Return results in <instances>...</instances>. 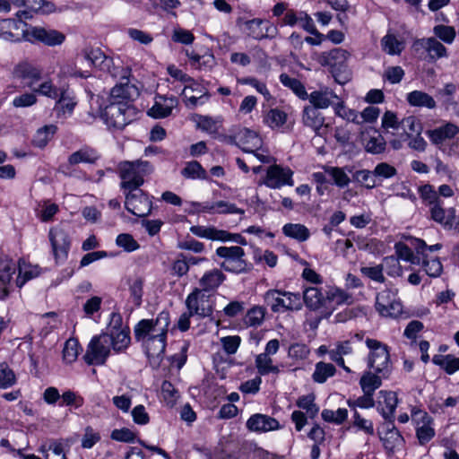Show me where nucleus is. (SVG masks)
I'll use <instances>...</instances> for the list:
<instances>
[{
  "label": "nucleus",
  "instance_id": "obj_1",
  "mask_svg": "<svg viewBox=\"0 0 459 459\" xmlns=\"http://www.w3.org/2000/svg\"><path fill=\"white\" fill-rule=\"evenodd\" d=\"M139 95V89L129 79L112 88L107 104L100 106V117L109 129L123 130L135 119L136 108L130 102Z\"/></svg>",
  "mask_w": 459,
  "mask_h": 459
},
{
  "label": "nucleus",
  "instance_id": "obj_2",
  "mask_svg": "<svg viewBox=\"0 0 459 459\" xmlns=\"http://www.w3.org/2000/svg\"><path fill=\"white\" fill-rule=\"evenodd\" d=\"M302 298L307 308L319 311L323 317H329L336 306L348 304L351 299V296L341 289L331 288L323 290L318 287H305Z\"/></svg>",
  "mask_w": 459,
  "mask_h": 459
},
{
  "label": "nucleus",
  "instance_id": "obj_3",
  "mask_svg": "<svg viewBox=\"0 0 459 459\" xmlns=\"http://www.w3.org/2000/svg\"><path fill=\"white\" fill-rule=\"evenodd\" d=\"M419 195L423 204L429 208V218L444 228L452 229L456 218L455 207L446 209L444 202L439 198L435 187L430 184H425L418 188Z\"/></svg>",
  "mask_w": 459,
  "mask_h": 459
},
{
  "label": "nucleus",
  "instance_id": "obj_4",
  "mask_svg": "<svg viewBox=\"0 0 459 459\" xmlns=\"http://www.w3.org/2000/svg\"><path fill=\"white\" fill-rule=\"evenodd\" d=\"M152 171L153 166L147 160L121 161L117 166L121 190L123 193L141 190L140 186L143 185L144 178Z\"/></svg>",
  "mask_w": 459,
  "mask_h": 459
},
{
  "label": "nucleus",
  "instance_id": "obj_5",
  "mask_svg": "<svg viewBox=\"0 0 459 459\" xmlns=\"http://www.w3.org/2000/svg\"><path fill=\"white\" fill-rule=\"evenodd\" d=\"M365 343L369 350L367 356V365L383 378H387L392 370L389 347L376 339L367 338Z\"/></svg>",
  "mask_w": 459,
  "mask_h": 459
},
{
  "label": "nucleus",
  "instance_id": "obj_6",
  "mask_svg": "<svg viewBox=\"0 0 459 459\" xmlns=\"http://www.w3.org/2000/svg\"><path fill=\"white\" fill-rule=\"evenodd\" d=\"M170 316L168 311H161L155 319H142L134 329L136 341L144 338L167 337Z\"/></svg>",
  "mask_w": 459,
  "mask_h": 459
},
{
  "label": "nucleus",
  "instance_id": "obj_7",
  "mask_svg": "<svg viewBox=\"0 0 459 459\" xmlns=\"http://www.w3.org/2000/svg\"><path fill=\"white\" fill-rule=\"evenodd\" d=\"M83 53L85 59L91 65L99 68L100 71L107 72L113 78H118L120 82L129 79L131 70L126 66H116L113 59L107 56L100 48H86Z\"/></svg>",
  "mask_w": 459,
  "mask_h": 459
},
{
  "label": "nucleus",
  "instance_id": "obj_8",
  "mask_svg": "<svg viewBox=\"0 0 459 459\" xmlns=\"http://www.w3.org/2000/svg\"><path fill=\"white\" fill-rule=\"evenodd\" d=\"M264 299L274 313L287 310L298 311L302 308L301 296L299 293L269 290L264 293Z\"/></svg>",
  "mask_w": 459,
  "mask_h": 459
},
{
  "label": "nucleus",
  "instance_id": "obj_9",
  "mask_svg": "<svg viewBox=\"0 0 459 459\" xmlns=\"http://www.w3.org/2000/svg\"><path fill=\"white\" fill-rule=\"evenodd\" d=\"M112 341L110 336L101 333L91 338L83 359L88 365H104L110 355Z\"/></svg>",
  "mask_w": 459,
  "mask_h": 459
},
{
  "label": "nucleus",
  "instance_id": "obj_10",
  "mask_svg": "<svg viewBox=\"0 0 459 459\" xmlns=\"http://www.w3.org/2000/svg\"><path fill=\"white\" fill-rule=\"evenodd\" d=\"M216 255L224 258L220 266L227 272L243 273L249 271L248 264L244 259L245 251L238 246L220 247L216 249Z\"/></svg>",
  "mask_w": 459,
  "mask_h": 459
},
{
  "label": "nucleus",
  "instance_id": "obj_11",
  "mask_svg": "<svg viewBox=\"0 0 459 459\" xmlns=\"http://www.w3.org/2000/svg\"><path fill=\"white\" fill-rule=\"evenodd\" d=\"M211 297L212 296L204 291V290L195 288L186 299L187 310H189L191 314L202 318L211 316L213 312V305Z\"/></svg>",
  "mask_w": 459,
  "mask_h": 459
},
{
  "label": "nucleus",
  "instance_id": "obj_12",
  "mask_svg": "<svg viewBox=\"0 0 459 459\" xmlns=\"http://www.w3.org/2000/svg\"><path fill=\"white\" fill-rule=\"evenodd\" d=\"M397 290L385 289L377 294L376 309L383 316L396 317L403 311V305L397 299Z\"/></svg>",
  "mask_w": 459,
  "mask_h": 459
},
{
  "label": "nucleus",
  "instance_id": "obj_13",
  "mask_svg": "<svg viewBox=\"0 0 459 459\" xmlns=\"http://www.w3.org/2000/svg\"><path fill=\"white\" fill-rule=\"evenodd\" d=\"M125 207L132 214L145 217L152 212V202L143 190L124 193Z\"/></svg>",
  "mask_w": 459,
  "mask_h": 459
},
{
  "label": "nucleus",
  "instance_id": "obj_14",
  "mask_svg": "<svg viewBox=\"0 0 459 459\" xmlns=\"http://www.w3.org/2000/svg\"><path fill=\"white\" fill-rule=\"evenodd\" d=\"M48 238L56 261H65L71 247V239L67 230L63 226H56L49 230Z\"/></svg>",
  "mask_w": 459,
  "mask_h": 459
},
{
  "label": "nucleus",
  "instance_id": "obj_15",
  "mask_svg": "<svg viewBox=\"0 0 459 459\" xmlns=\"http://www.w3.org/2000/svg\"><path fill=\"white\" fill-rule=\"evenodd\" d=\"M294 172L289 167L273 164L266 169L264 184L272 189H279L284 186H292Z\"/></svg>",
  "mask_w": 459,
  "mask_h": 459
},
{
  "label": "nucleus",
  "instance_id": "obj_16",
  "mask_svg": "<svg viewBox=\"0 0 459 459\" xmlns=\"http://www.w3.org/2000/svg\"><path fill=\"white\" fill-rule=\"evenodd\" d=\"M412 420L416 423V436L420 445L429 442L435 436L432 427L433 419L428 412L421 410H412Z\"/></svg>",
  "mask_w": 459,
  "mask_h": 459
},
{
  "label": "nucleus",
  "instance_id": "obj_17",
  "mask_svg": "<svg viewBox=\"0 0 459 459\" xmlns=\"http://www.w3.org/2000/svg\"><path fill=\"white\" fill-rule=\"evenodd\" d=\"M153 368L160 367L165 354L167 337L144 338L140 341Z\"/></svg>",
  "mask_w": 459,
  "mask_h": 459
},
{
  "label": "nucleus",
  "instance_id": "obj_18",
  "mask_svg": "<svg viewBox=\"0 0 459 459\" xmlns=\"http://www.w3.org/2000/svg\"><path fill=\"white\" fill-rule=\"evenodd\" d=\"M230 143H236L245 152H255L262 145V140L259 135L248 128L239 129L230 137Z\"/></svg>",
  "mask_w": 459,
  "mask_h": 459
},
{
  "label": "nucleus",
  "instance_id": "obj_19",
  "mask_svg": "<svg viewBox=\"0 0 459 459\" xmlns=\"http://www.w3.org/2000/svg\"><path fill=\"white\" fill-rule=\"evenodd\" d=\"M246 427L249 431L256 433H265L281 429V425L275 418L262 413L251 415L246 422Z\"/></svg>",
  "mask_w": 459,
  "mask_h": 459
},
{
  "label": "nucleus",
  "instance_id": "obj_20",
  "mask_svg": "<svg viewBox=\"0 0 459 459\" xmlns=\"http://www.w3.org/2000/svg\"><path fill=\"white\" fill-rule=\"evenodd\" d=\"M457 134H459V126L451 122H446L426 132L430 142L438 147H441L446 141L455 138Z\"/></svg>",
  "mask_w": 459,
  "mask_h": 459
},
{
  "label": "nucleus",
  "instance_id": "obj_21",
  "mask_svg": "<svg viewBox=\"0 0 459 459\" xmlns=\"http://www.w3.org/2000/svg\"><path fill=\"white\" fill-rule=\"evenodd\" d=\"M397 404L398 399L394 392L385 390H381L379 392L377 411L382 417L390 423L394 422Z\"/></svg>",
  "mask_w": 459,
  "mask_h": 459
},
{
  "label": "nucleus",
  "instance_id": "obj_22",
  "mask_svg": "<svg viewBox=\"0 0 459 459\" xmlns=\"http://www.w3.org/2000/svg\"><path fill=\"white\" fill-rule=\"evenodd\" d=\"M178 100L174 96H161L156 97V101L152 108L148 111V114L154 118H164L169 117L173 108L177 107Z\"/></svg>",
  "mask_w": 459,
  "mask_h": 459
},
{
  "label": "nucleus",
  "instance_id": "obj_23",
  "mask_svg": "<svg viewBox=\"0 0 459 459\" xmlns=\"http://www.w3.org/2000/svg\"><path fill=\"white\" fill-rule=\"evenodd\" d=\"M428 53L429 61H436L448 56L446 48L434 37L423 38L416 42Z\"/></svg>",
  "mask_w": 459,
  "mask_h": 459
},
{
  "label": "nucleus",
  "instance_id": "obj_24",
  "mask_svg": "<svg viewBox=\"0 0 459 459\" xmlns=\"http://www.w3.org/2000/svg\"><path fill=\"white\" fill-rule=\"evenodd\" d=\"M14 74L20 79L27 80L26 85L31 89L41 80L42 69L30 63H22L15 67Z\"/></svg>",
  "mask_w": 459,
  "mask_h": 459
},
{
  "label": "nucleus",
  "instance_id": "obj_25",
  "mask_svg": "<svg viewBox=\"0 0 459 459\" xmlns=\"http://www.w3.org/2000/svg\"><path fill=\"white\" fill-rule=\"evenodd\" d=\"M30 35L37 41L48 46H56L64 42L65 37L63 33L55 30H47L41 27L31 29Z\"/></svg>",
  "mask_w": 459,
  "mask_h": 459
},
{
  "label": "nucleus",
  "instance_id": "obj_26",
  "mask_svg": "<svg viewBox=\"0 0 459 459\" xmlns=\"http://www.w3.org/2000/svg\"><path fill=\"white\" fill-rule=\"evenodd\" d=\"M226 280L225 274L219 269L207 271L199 280V289L206 293L215 291Z\"/></svg>",
  "mask_w": 459,
  "mask_h": 459
},
{
  "label": "nucleus",
  "instance_id": "obj_27",
  "mask_svg": "<svg viewBox=\"0 0 459 459\" xmlns=\"http://www.w3.org/2000/svg\"><path fill=\"white\" fill-rule=\"evenodd\" d=\"M302 123L316 134H320V130L325 125V117L316 107L306 106L302 112Z\"/></svg>",
  "mask_w": 459,
  "mask_h": 459
},
{
  "label": "nucleus",
  "instance_id": "obj_28",
  "mask_svg": "<svg viewBox=\"0 0 459 459\" xmlns=\"http://www.w3.org/2000/svg\"><path fill=\"white\" fill-rule=\"evenodd\" d=\"M353 348L351 340L338 342L334 344V347L329 351V358L346 372H351L350 368L345 366L343 356L351 354Z\"/></svg>",
  "mask_w": 459,
  "mask_h": 459
},
{
  "label": "nucleus",
  "instance_id": "obj_29",
  "mask_svg": "<svg viewBox=\"0 0 459 459\" xmlns=\"http://www.w3.org/2000/svg\"><path fill=\"white\" fill-rule=\"evenodd\" d=\"M100 158V155L92 147L90 146H83L78 151L73 152L68 157V164L71 166L78 165L80 163H88V164H93L95 163Z\"/></svg>",
  "mask_w": 459,
  "mask_h": 459
},
{
  "label": "nucleus",
  "instance_id": "obj_30",
  "mask_svg": "<svg viewBox=\"0 0 459 459\" xmlns=\"http://www.w3.org/2000/svg\"><path fill=\"white\" fill-rule=\"evenodd\" d=\"M309 100L310 107H316V109L327 108L333 104V99H339L333 91L325 88L324 90L314 91L307 98Z\"/></svg>",
  "mask_w": 459,
  "mask_h": 459
},
{
  "label": "nucleus",
  "instance_id": "obj_31",
  "mask_svg": "<svg viewBox=\"0 0 459 459\" xmlns=\"http://www.w3.org/2000/svg\"><path fill=\"white\" fill-rule=\"evenodd\" d=\"M406 101L411 107L415 108L434 109L437 107V102L431 95L418 90L407 93Z\"/></svg>",
  "mask_w": 459,
  "mask_h": 459
},
{
  "label": "nucleus",
  "instance_id": "obj_32",
  "mask_svg": "<svg viewBox=\"0 0 459 459\" xmlns=\"http://www.w3.org/2000/svg\"><path fill=\"white\" fill-rule=\"evenodd\" d=\"M323 169L332 179V184L335 185L339 188H344L351 183V178L346 173V170L351 172V169L348 167H332L324 166Z\"/></svg>",
  "mask_w": 459,
  "mask_h": 459
},
{
  "label": "nucleus",
  "instance_id": "obj_33",
  "mask_svg": "<svg viewBox=\"0 0 459 459\" xmlns=\"http://www.w3.org/2000/svg\"><path fill=\"white\" fill-rule=\"evenodd\" d=\"M55 108L62 112L64 116L71 115L76 106L74 96L68 88L61 87L60 95L56 99Z\"/></svg>",
  "mask_w": 459,
  "mask_h": 459
},
{
  "label": "nucleus",
  "instance_id": "obj_34",
  "mask_svg": "<svg viewBox=\"0 0 459 459\" xmlns=\"http://www.w3.org/2000/svg\"><path fill=\"white\" fill-rule=\"evenodd\" d=\"M107 334L112 341L111 349L117 353L125 351L130 345V329L127 326H125L124 331Z\"/></svg>",
  "mask_w": 459,
  "mask_h": 459
},
{
  "label": "nucleus",
  "instance_id": "obj_35",
  "mask_svg": "<svg viewBox=\"0 0 459 459\" xmlns=\"http://www.w3.org/2000/svg\"><path fill=\"white\" fill-rule=\"evenodd\" d=\"M349 56L350 53L347 50L336 48L323 54V64L334 68L342 65Z\"/></svg>",
  "mask_w": 459,
  "mask_h": 459
},
{
  "label": "nucleus",
  "instance_id": "obj_36",
  "mask_svg": "<svg viewBox=\"0 0 459 459\" xmlns=\"http://www.w3.org/2000/svg\"><path fill=\"white\" fill-rule=\"evenodd\" d=\"M282 232L286 237L294 238L299 242L307 240L310 237L309 230L303 224L287 223L282 227Z\"/></svg>",
  "mask_w": 459,
  "mask_h": 459
},
{
  "label": "nucleus",
  "instance_id": "obj_37",
  "mask_svg": "<svg viewBox=\"0 0 459 459\" xmlns=\"http://www.w3.org/2000/svg\"><path fill=\"white\" fill-rule=\"evenodd\" d=\"M382 376L377 374L375 371L372 372L371 369L365 372L359 380L360 387L363 393H372L379 388L382 385Z\"/></svg>",
  "mask_w": 459,
  "mask_h": 459
},
{
  "label": "nucleus",
  "instance_id": "obj_38",
  "mask_svg": "<svg viewBox=\"0 0 459 459\" xmlns=\"http://www.w3.org/2000/svg\"><path fill=\"white\" fill-rule=\"evenodd\" d=\"M266 308L262 306H254L247 310L244 317V324L248 327L257 328L264 321Z\"/></svg>",
  "mask_w": 459,
  "mask_h": 459
},
{
  "label": "nucleus",
  "instance_id": "obj_39",
  "mask_svg": "<svg viewBox=\"0 0 459 459\" xmlns=\"http://www.w3.org/2000/svg\"><path fill=\"white\" fill-rule=\"evenodd\" d=\"M144 280L137 276L135 278L127 279L130 299L135 307H140L143 302Z\"/></svg>",
  "mask_w": 459,
  "mask_h": 459
},
{
  "label": "nucleus",
  "instance_id": "obj_40",
  "mask_svg": "<svg viewBox=\"0 0 459 459\" xmlns=\"http://www.w3.org/2000/svg\"><path fill=\"white\" fill-rule=\"evenodd\" d=\"M432 362L443 368L448 375H452L459 370V358L451 354L435 355L432 358Z\"/></svg>",
  "mask_w": 459,
  "mask_h": 459
},
{
  "label": "nucleus",
  "instance_id": "obj_41",
  "mask_svg": "<svg viewBox=\"0 0 459 459\" xmlns=\"http://www.w3.org/2000/svg\"><path fill=\"white\" fill-rule=\"evenodd\" d=\"M336 368L331 363L319 361L315 366V371L312 374V379L318 384L325 383L329 377L335 375Z\"/></svg>",
  "mask_w": 459,
  "mask_h": 459
},
{
  "label": "nucleus",
  "instance_id": "obj_42",
  "mask_svg": "<svg viewBox=\"0 0 459 459\" xmlns=\"http://www.w3.org/2000/svg\"><path fill=\"white\" fill-rule=\"evenodd\" d=\"M255 363L258 373L262 376H266L270 373L278 374L280 372L279 367L273 364V359L269 355L258 354L255 357Z\"/></svg>",
  "mask_w": 459,
  "mask_h": 459
},
{
  "label": "nucleus",
  "instance_id": "obj_43",
  "mask_svg": "<svg viewBox=\"0 0 459 459\" xmlns=\"http://www.w3.org/2000/svg\"><path fill=\"white\" fill-rule=\"evenodd\" d=\"M381 46L388 55H400L404 48V43L399 40L394 34H386L381 39Z\"/></svg>",
  "mask_w": 459,
  "mask_h": 459
},
{
  "label": "nucleus",
  "instance_id": "obj_44",
  "mask_svg": "<svg viewBox=\"0 0 459 459\" xmlns=\"http://www.w3.org/2000/svg\"><path fill=\"white\" fill-rule=\"evenodd\" d=\"M31 91L35 93V95L39 94L53 100H56L60 95L61 88L54 85L52 81L46 80L40 83L38 82L36 85H34V88H31Z\"/></svg>",
  "mask_w": 459,
  "mask_h": 459
},
{
  "label": "nucleus",
  "instance_id": "obj_45",
  "mask_svg": "<svg viewBox=\"0 0 459 459\" xmlns=\"http://www.w3.org/2000/svg\"><path fill=\"white\" fill-rule=\"evenodd\" d=\"M56 131V126L54 125L44 126L38 129L36 132L32 143L39 148L45 147L50 139L53 137Z\"/></svg>",
  "mask_w": 459,
  "mask_h": 459
},
{
  "label": "nucleus",
  "instance_id": "obj_46",
  "mask_svg": "<svg viewBox=\"0 0 459 459\" xmlns=\"http://www.w3.org/2000/svg\"><path fill=\"white\" fill-rule=\"evenodd\" d=\"M280 81L285 87L291 89L294 93L300 99L307 100L308 97L305 86L297 78L290 77L286 74H282L280 75Z\"/></svg>",
  "mask_w": 459,
  "mask_h": 459
},
{
  "label": "nucleus",
  "instance_id": "obj_47",
  "mask_svg": "<svg viewBox=\"0 0 459 459\" xmlns=\"http://www.w3.org/2000/svg\"><path fill=\"white\" fill-rule=\"evenodd\" d=\"M286 121L287 114L277 108H271L264 118V122L272 129L282 126Z\"/></svg>",
  "mask_w": 459,
  "mask_h": 459
},
{
  "label": "nucleus",
  "instance_id": "obj_48",
  "mask_svg": "<svg viewBox=\"0 0 459 459\" xmlns=\"http://www.w3.org/2000/svg\"><path fill=\"white\" fill-rule=\"evenodd\" d=\"M181 175L186 178L191 179H205L207 178L205 169L195 160L187 162L181 170Z\"/></svg>",
  "mask_w": 459,
  "mask_h": 459
},
{
  "label": "nucleus",
  "instance_id": "obj_49",
  "mask_svg": "<svg viewBox=\"0 0 459 459\" xmlns=\"http://www.w3.org/2000/svg\"><path fill=\"white\" fill-rule=\"evenodd\" d=\"M0 273V299H4L8 295L7 284L11 281L13 274L15 273V264L6 263L3 265Z\"/></svg>",
  "mask_w": 459,
  "mask_h": 459
},
{
  "label": "nucleus",
  "instance_id": "obj_50",
  "mask_svg": "<svg viewBox=\"0 0 459 459\" xmlns=\"http://www.w3.org/2000/svg\"><path fill=\"white\" fill-rule=\"evenodd\" d=\"M315 394H309L299 397L296 403L297 406L305 410L307 417L311 419L315 418L319 411L318 406L315 403Z\"/></svg>",
  "mask_w": 459,
  "mask_h": 459
},
{
  "label": "nucleus",
  "instance_id": "obj_51",
  "mask_svg": "<svg viewBox=\"0 0 459 459\" xmlns=\"http://www.w3.org/2000/svg\"><path fill=\"white\" fill-rule=\"evenodd\" d=\"M190 232L196 237L204 238L211 240H219L221 238L222 233L221 230L214 227H205L200 225H195L190 228Z\"/></svg>",
  "mask_w": 459,
  "mask_h": 459
},
{
  "label": "nucleus",
  "instance_id": "obj_52",
  "mask_svg": "<svg viewBox=\"0 0 459 459\" xmlns=\"http://www.w3.org/2000/svg\"><path fill=\"white\" fill-rule=\"evenodd\" d=\"M410 241L411 246L413 247L416 253L418 255H421L422 257H429V252L438 251L442 248V244L440 243L429 246L421 238H411Z\"/></svg>",
  "mask_w": 459,
  "mask_h": 459
},
{
  "label": "nucleus",
  "instance_id": "obj_53",
  "mask_svg": "<svg viewBox=\"0 0 459 459\" xmlns=\"http://www.w3.org/2000/svg\"><path fill=\"white\" fill-rule=\"evenodd\" d=\"M17 378L13 370L6 362L0 363V388L7 389L16 384Z\"/></svg>",
  "mask_w": 459,
  "mask_h": 459
},
{
  "label": "nucleus",
  "instance_id": "obj_54",
  "mask_svg": "<svg viewBox=\"0 0 459 459\" xmlns=\"http://www.w3.org/2000/svg\"><path fill=\"white\" fill-rule=\"evenodd\" d=\"M422 267L427 275L437 278L443 271V265L437 257H422Z\"/></svg>",
  "mask_w": 459,
  "mask_h": 459
},
{
  "label": "nucleus",
  "instance_id": "obj_55",
  "mask_svg": "<svg viewBox=\"0 0 459 459\" xmlns=\"http://www.w3.org/2000/svg\"><path fill=\"white\" fill-rule=\"evenodd\" d=\"M265 20L255 18L245 22L247 30V35L254 39L261 40L264 39V23Z\"/></svg>",
  "mask_w": 459,
  "mask_h": 459
},
{
  "label": "nucleus",
  "instance_id": "obj_56",
  "mask_svg": "<svg viewBox=\"0 0 459 459\" xmlns=\"http://www.w3.org/2000/svg\"><path fill=\"white\" fill-rule=\"evenodd\" d=\"M334 114L347 121L361 124L356 110L346 108L343 101H339L333 106Z\"/></svg>",
  "mask_w": 459,
  "mask_h": 459
},
{
  "label": "nucleus",
  "instance_id": "obj_57",
  "mask_svg": "<svg viewBox=\"0 0 459 459\" xmlns=\"http://www.w3.org/2000/svg\"><path fill=\"white\" fill-rule=\"evenodd\" d=\"M401 127L404 130L407 137H411L413 134H421L422 124L414 116L404 117L401 121Z\"/></svg>",
  "mask_w": 459,
  "mask_h": 459
},
{
  "label": "nucleus",
  "instance_id": "obj_58",
  "mask_svg": "<svg viewBox=\"0 0 459 459\" xmlns=\"http://www.w3.org/2000/svg\"><path fill=\"white\" fill-rule=\"evenodd\" d=\"M433 32L437 38L446 44L453 43L456 36L454 27L443 24L436 25L433 28Z\"/></svg>",
  "mask_w": 459,
  "mask_h": 459
},
{
  "label": "nucleus",
  "instance_id": "obj_59",
  "mask_svg": "<svg viewBox=\"0 0 459 459\" xmlns=\"http://www.w3.org/2000/svg\"><path fill=\"white\" fill-rule=\"evenodd\" d=\"M212 214H227V213H238L243 214L244 210L238 208L234 204L226 201H217L212 203Z\"/></svg>",
  "mask_w": 459,
  "mask_h": 459
},
{
  "label": "nucleus",
  "instance_id": "obj_60",
  "mask_svg": "<svg viewBox=\"0 0 459 459\" xmlns=\"http://www.w3.org/2000/svg\"><path fill=\"white\" fill-rule=\"evenodd\" d=\"M322 419L327 422H334L342 424L348 416V411L344 408H339L337 411L328 409L323 410L321 413Z\"/></svg>",
  "mask_w": 459,
  "mask_h": 459
},
{
  "label": "nucleus",
  "instance_id": "obj_61",
  "mask_svg": "<svg viewBox=\"0 0 459 459\" xmlns=\"http://www.w3.org/2000/svg\"><path fill=\"white\" fill-rule=\"evenodd\" d=\"M384 264H377L375 266H362L360 273L369 278L370 280L383 283L385 281V277L383 273Z\"/></svg>",
  "mask_w": 459,
  "mask_h": 459
},
{
  "label": "nucleus",
  "instance_id": "obj_62",
  "mask_svg": "<svg viewBox=\"0 0 459 459\" xmlns=\"http://www.w3.org/2000/svg\"><path fill=\"white\" fill-rule=\"evenodd\" d=\"M375 178H379V179H388V178H391L394 176L397 175V169L386 163V162H381V163H378L374 170L372 171Z\"/></svg>",
  "mask_w": 459,
  "mask_h": 459
},
{
  "label": "nucleus",
  "instance_id": "obj_63",
  "mask_svg": "<svg viewBox=\"0 0 459 459\" xmlns=\"http://www.w3.org/2000/svg\"><path fill=\"white\" fill-rule=\"evenodd\" d=\"M116 244L126 252H133L140 247L138 242L128 233L119 234L116 238Z\"/></svg>",
  "mask_w": 459,
  "mask_h": 459
},
{
  "label": "nucleus",
  "instance_id": "obj_64",
  "mask_svg": "<svg viewBox=\"0 0 459 459\" xmlns=\"http://www.w3.org/2000/svg\"><path fill=\"white\" fill-rule=\"evenodd\" d=\"M310 353L308 346L305 343L296 342L290 346L288 356L295 360L306 359Z\"/></svg>",
  "mask_w": 459,
  "mask_h": 459
}]
</instances>
